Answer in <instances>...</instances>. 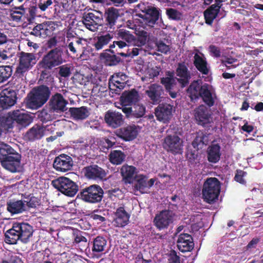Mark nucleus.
Wrapping results in <instances>:
<instances>
[{
  "mask_svg": "<svg viewBox=\"0 0 263 263\" xmlns=\"http://www.w3.org/2000/svg\"><path fill=\"white\" fill-rule=\"evenodd\" d=\"M50 92L47 86L36 87L28 95L26 98V106L32 109H37L42 107L48 100Z\"/></svg>",
  "mask_w": 263,
  "mask_h": 263,
  "instance_id": "3",
  "label": "nucleus"
},
{
  "mask_svg": "<svg viewBox=\"0 0 263 263\" xmlns=\"http://www.w3.org/2000/svg\"><path fill=\"white\" fill-rule=\"evenodd\" d=\"M107 245L106 239L101 236L97 237L93 241L92 251L93 254L97 255L105 250Z\"/></svg>",
  "mask_w": 263,
  "mask_h": 263,
  "instance_id": "38",
  "label": "nucleus"
},
{
  "mask_svg": "<svg viewBox=\"0 0 263 263\" xmlns=\"http://www.w3.org/2000/svg\"><path fill=\"white\" fill-rule=\"evenodd\" d=\"M139 132V127L132 125L122 127L118 129L116 133L118 137L125 141H131L137 137Z\"/></svg>",
  "mask_w": 263,
  "mask_h": 263,
  "instance_id": "17",
  "label": "nucleus"
},
{
  "mask_svg": "<svg viewBox=\"0 0 263 263\" xmlns=\"http://www.w3.org/2000/svg\"><path fill=\"white\" fill-rule=\"evenodd\" d=\"M246 175V172L241 170H237L235 173L234 179L236 182L240 184H245L246 183V181L245 180Z\"/></svg>",
  "mask_w": 263,
  "mask_h": 263,
  "instance_id": "55",
  "label": "nucleus"
},
{
  "mask_svg": "<svg viewBox=\"0 0 263 263\" xmlns=\"http://www.w3.org/2000/svg\"><path fill=\"white\" fill-rule=\"evenodd\" d=\"M129 217V215L124 208L120 207L117 209L115 213V222L117 226L122 227L127 224Z\"/></svg>",
  "mask_w": 263,
  "mask_h": 263,
  "instance_id": "31",
  "label": "nucleus"
},
{
  "mask_svg": "<svg viewBox=\"0 0 263 263\" xmlns=\"http://www.w3.org/2000/svg\"><path fill=\"white\" fill-rule=\"evenodd\" d=\"M201 88L199 97L202 98L204 102L208 106H213L216 98L215 91L213 87L209 84H204L202 85Z\"/></svg>",
  "mask_w": 263,
  "mask_h": 263,
  "instance_id": "18",
  "label": "nucleus"
},
{
  "mask_svg": "<svg viewBox=\"0 0 263 263\" xmlns=\"http://www.w3.org/2000/svg\"><path fill=\"white\" fill-rule=\"evenodd\" d=\"M19 61V65L16 70L19 76H23L36 62L35 56L33 54L25 52L21 53Z\"/></svg>",
  "mask_w": 263,
  "mask_h": 263,
  "instance_id": "9",
  "label": "nucleus"
},
{
  "mask_svg": "<svg viewBox=\"0 0 263 263\" xmlns=\"http://www.w3.org/2000/svg\"><path fill=\"white\" fill-rule=\"evenodd\" d=\"M59 74L63 77H68L70 74V68L64 66L60 67Z\"/></svg>",
  "mask_w": 263,
  "mask_h": 263,
  "instance_id": "63",
  "label": "nucleus"
},
{
  "mask_svg": "<svg viewBox=\"0 0 263 263\" xmlns=\"http://www.w3.org/2000/svg\"><path fill=\"white\" fill-rule=\"evenodd\" d=\"M183 141L177 135H168L164 139L163 148L168 152L176 155L183 152Z\"/></svg>",
  "mask_w": 263,
  "mask_h": 263,
  "instance_id": "8",
  "label": "nucleus"
},
{
  "mask_svg": "<svg viewBox=\"0 0 263 263\" xmlns=\"http://www.w3.org/2000/svg\"><path fill=\"white\" fill-rule=\"evenodd\" d=\"M49 103L51 109L57 112H61L66 110L67 102L62 95L57 93L51 97Z\"/></svg>",
  "mask_w": 263,
  "mask_h": 263,
  "instance_id": "24",
  "label": "nucleus"
},
{
  "mask_svg": "<svg viewBox=\"0 0 263 263\" xmlns=\"http://www.w3.org/2000/svg\"><path fill=\"white\" fill-rule=\"evenodd\" d=\"M113 38V34L107 33L95 37L93 46L97 50H100L105 47Z\"/></svg>",
  "mask_w": 263,
  "mask_h": 263,
  "instance_id": "30",
  "label": "nucleus"
},
{
  "mask_svg": "<svg viewBox=\"0 0 263 263\" xmlns=\"http://www.w3.org/2000/svg\"><path fill=\"white\" fill-rule=\"evenodd\" d=\"M209 142L208 136L202 132H199L197 133L195 139L192 143L193 146L195 149H199L202 147L203 145H205Z\"/></svg>",
  "mask_w": 263,
  "mask_h": 263,
  "instance_id": "42",
  "label": "nucleus"
},
{
  "mask_svg": "<svg viewBox=\"0 0 263 263\" xmlns=\"http://www.w3.org/2000/svg\"><path fill=\"white\" fill-rule=\"evenodd\" d=\"M136 168L133 166L123 165L121 169V173L126 182L130 183L135 174Z\"/></svg>",
  "mask_w": 263,
  "mask_h": 263,
  "instance_id": "39",
  "label": "nucleus"
},
{
  "mask_svg": "<svg viewBox=\"0 0 263 263\" xmlns=\"http://www.w3.org/2000/svg\"><path fill=\"white\" fill-rule=\"evenodd\" d=\"M52 184L62 193L70 197L74 196L78 191V187L76 183L65 177H60L53 180Z\"/></svg>",
  "mask_w": 263,
  "mask_h": 263,
  "instance_id": "6",
  "label": "nucleus"
},
{
  "mask_svg": "<svg viewBox=\"0 0 263 263\" xmlns=\"http://www.w3.org/2000/svg\"><path fill=\"white\" fill-rule=\"evenodd\" d=\"M220 191V183L216 178H209L203 184L202 196L208 203L215 202L218 197Z\"/></svg>",
  "mask_w": 263,
  "mask_h": 263,
  "instance_id": "4",
  "label": "nucleus"
},
{
  "mask_svg": "<svg viewBox=\"0 0 263 263\" xmlns=\"http://www.w3.org/2000/svg\"><path fill=\"white\" fill-rule=\"evenodd\" d=\"M221 155V147L219 143L216 141L212 142L207 149L208 160L211 163H216L220 160Z\"/></svg>",
  "mask_w": 263,
  "mask_h": 263,
  "instance_id": "23",
  "label": "nucleus"
},
{
  "mask_svg": "<svg viewBox=\"0 0 263 263\" xmlns=\"http://www.w3.org/2000/svg\"><path fill=\"white\" fill-rule=\"evenodd\" d=\"M105 121L108 126L115 128L123 123V116L121 113L109 110L105 115Z\"/></svg>",
  "mask_w": 263,
  "mask_h": 263,
  "instance_id": "25",
  "label": "nucleus"
},
{
  "mask_svg": "<svg viewBox=\"0 0 263 263\" xmlns=\"http://www.w3.org/2000/svg\"><path fill=\"white\" fill-rule=\"evenodd\" d=\"M138 99V93L135 90L125 91L122 95L121 97V105L122 106L120 108L127 117H129L132 114V107L129 106L137 102Z\"/></svg>",
  "mask_w": 263,
  "mask_h": 263,
  "instance_id": "12",
  "label": "nucleus"
},
{
  "mask_svg": "<svg viewBox=\"0 0 263 263\" xmlns=\"http://www.w3.org/2000/svg\"><path fill=\"white\" fill-rule=\"evenodd\" d=\"M115 144V140L112 141L108 139H102L99 142V146L102 151L111 147Z\"/></svg>",
  "mask_w": 263,
  "mask_h": 263,
  "instance_id": "54",
  "label": "nucleus"
},
{
  "mask_svg": "<svg viewBox=\"0 0 263 263\" xmlns=\"http://www.w3.org/2000/svg\"><path fill=\"white\" fill-rule=\"evenodd\" d=\"M127 80L128 77L125 74L122 72L115 73L109 80V88L110 90H114L116 93H118L124 88Z\"/></svg>",
  "mask_w": 263,
  "mask_h": 263,
  "instance_id": "15",
  "label": "nucleus"
},
{
  "mask_svg": "<svg viewBox=\"0 0 263 263\" xmlns=\"http://www.w3.org/2000/svg\"><path fill=\"white\" fill-rule=\"evenodd\" d=\"M137 7L142 13L135 15L134 22L135 26L144 28L146 26H152L158 20L159 12L155 8L146 5L144 3L138 4Z\"/></svg>",
  "mask_w": 263,
  "mask_h": 263,
  "instance_id": "2",
  "label": "nucleus"
},
{
  "mask_svg": "<svg viewBox=\"0 0 263 263\" xmlns=\"http://www.w3.org/2000/svg\"><path fill=\"white\" fill-rule=\"evenodd\" d=\"M43 129L39 126H33L27 133V136L29 140L40 139L43 136Z\"/></svg>",
  "mask_w": 263,
  "mask_h": 263,
  "instance_id": "47",
  "label": "nucleus"
},
{
  "mask_svg": "<svg viewBox=\"0 0 263 263\" xmlns=\"http://www.w3.org/2000/svg\"><path fill=\"white\" fill-rule=\"evenodd\" d=\"M16 9L19 10L14 11L11 14V16L13 21L18 22L21 20L22 17L25 14V11L22 6L18 7Z\"/></svg>",
  "mask_w": 263,
  "mask_h": 263,
  "instance_id": "52",
  "label": "nucleus"
},
{
  "mask_svg": "<svg viewBox=\"0 0 263 263\" xmlns=\"http://www.w3.org/2000/svg\"><path fill=\"white\" fill-rule=\"evenodd\" d=\"M85 176L92 179H103L106 175L105 171L97 165H92L85 167L84 169Z\"/></svg>",
  "mask_w": 263,
  "mask_h": 263,
  "instance_id": "27",
  "label": "nucleus"
},
{
  "mask_svg": "<svg viewBox=\"0 0 263 263\" xmlns=\"http://www.w3.org/2000/svg\"><path fill=\"white\" fill-rule=\"evenodd\" d=\"M62 54V51L60 49L55 48L51 50L44 57L40 64L45 68L51 69L63 62Z\"/></svg>",
  "mask_w": 263,
  "mask_h": 263,
  "instance_id": "7",
  "label": "nucleus"
},
{
  "mask_svg": "<svg viewBox=\"0 0 263 263\" xmlns=\"http://www.w3.org/2000/svg\"><path fill=\"white\" fill-rule=\"evenodd\" d=\"M202 81L200 80L194 81L187 89V93L192 100L199 97L200 90L201 89Z\"/></svg>",
  "mask_w": 263,
  "mask_h": 263,
  "instance_id": "36",
  "label": "nucleus"
},
{
  "mask_svg": "<svg viewBox=\"0 0 263 263\" xmlns=\"http://www.w3.org/2000/svg\"><path fill=\"white\" fill-rule=\"evenodd\" d=\"M160 71V67L152 64H148L144 71V77L142 78V80L153 79L159 74Z\"/></svg>",
  "mask_w": 263,
  "mask_h": 263,
  "instance_id": "44",
  "label": "nucleus"
},
{
  "mask_svg": "<svg viewBox=\"0 0 263 263\" xmlns=\"http://www.w3.org/2000/svg\"><path fill=\"white\" fill-rule=\"evenodd\" d=\"M20 240L25 243L28 241L32 236L33 229L31 226L25 223H17Z\"/></svg>",
  "mask_w": 263,
  "mask_h": 263,
  "instance_id": "28",
  "label": "nucleus"
},
{
  "mask_svg": "<svg viewBox=\"0 0 263 263\" xmlns=\"http://www.w3.org/2000/svg\"><path fill=\"white\" fill-rule=\"evenodd\" d=\"M57 257L53 255H44L42 263H57L55 259Z\"/></svg>",
  "mask_w": 263,
  "mask_h": 263,
  "instance_id": "64",
  "label": "nucleus"
},
{
  "mask_svg": "<svg viewBox=\"0 0 263 263\" xmlns=\"http://www.w3.org/2000/svg\"><path fill=\"white\" fill-rule=\"evenodd\" d=\"M103 191L97 185H91L81 192L82 199L86 201L96 203L100 201L103 197Z\"/></svg>",
  "mask_w": 263,
  "mask_h": 263,
  "instance_id": "11",
  "label": "nucleus"
},
{
  "mask_svg": "<svg viewBox=\"0 0 263 263\" xmlns=\"http://www.w3.org/2000/svg\"><path fill=\"white\" fill-rule=\"evenodd\" d=\"M12 69L10 66H0V83L6 81L12 74Z\"/></svg>",
  "mask_w": 263,
  "mask_h": 263,
  "instance_id": "49",
  "label": "nucleus"
},
{
  "mask_svg": "<svg viewBox=\"0 0 263 263\" xmlns=\"http://www.w3.org/2000/svg\"><path fill=\"white\" fill-rule=\"evenodd\" d=\"M176 73L177 76L179 77L176 79L182 87L184 86L188 83L189 79L186 67L183 64H179L177 69Z\"/></svg>",
  "mask_w": 263,
  "mask_h": 263,
  "instance_id": "35",
  "label": "nucleus"
},
{
  "mask_svg": "<svg viewBox=\"0 0 263 263\" xmlns=\"http://www.w3.org/2000/svg\"><path fill=\"white\" fill-rule=\"evenodd\" d=\"M12 115H14L15 122L23 126H28L32 122V117L23 110L13 111Z\"/></svg>",
  "mask_w": 263,
  "mask_h": 263,
  "instance_id": "29",
  "label": "nucleus"
},
{
  "mask_svg": "<svg viewBox=\"0 0 263 263\" xmlns=\"http://www.w3.org/2000/svg\"><path fill=\"white\" fill-rule=\"evenodd\" d=\"M168 76L170 77L162 78L161 80V83L164 85L166 89L169 90V94L171 97L172 98H175L177 96V93L170 90L173 86L175 79L172 78L171 75Z\"/></svg>",
  "mask_w": 263,
  "mask_h": 263,
  "instance_id": "46",
  "label": "nucleus"
},
{
  "mask_svg": "<svg viewBox=\"0 0 263 263\" xmlns=\"http://www.w3.org/2000/svg\"><path fill=\"white\" fill-rule=\"evenodd\" d=\"M17 223H14L11 229L5 233V241L9 244H15L20 239Z\"/></svg>",
  "mask_w": 263,
  "mask_h": 263,
  "instance_id": "32",
  "label": "nucleus"
},
{
  "mask_svg": "<svg viewBox=\"0 0 263 263\" xmlns=\"http://www.w3.org/2000/svg\"><path fill=\"white\" fill-rule=\"evenodd\" d=\"M209 52L211 55L215 57H219L220 55V51L219 48L215 46L211 45L209 47Z\"/></svg>",
  "mask_w": 263,
  "mask_h": 263,
  "instance_id": "62",
  "label": "nucleus"
},
{
  "mask_svg": "<svg viewBox=\"0 0 263 263\" xmlns=\"http://www.w3.org/2000/svg\"><path fill=\"white\" fill-rule=\"evenodd\" d=\"M195 118L198 124L203 126L212 120L208 108L204 105H200L195 110Z\"/></svg>",
  "mask_w": 263,
  "mask_h": 263,
  "instance_id": "19",
  "label": "nucleus"
},
{
  "mask_svg": "<svg viewBox=\"0 0 263 263\" xmlns=\"http://www.w3.org/2000/svg\"><path fill=\"white\" fill-rule=\"evenodd\" d=\"M104 214L100 210L94 211L90 215V217L98 223L103 222L105 220Z\"/></svg>",
  "mask_w": 263,
  "mask_h": 263,
  "instance_id": "56",
  "label": "nucleus"
},
{
  "mask_svg": "<svg viewBox=\"0 0 263 263\" xmlns=\"http://www.w3.org/2000/svg\"><path fill=\"white\" fill-rule=\"evenodd\" d=\"M136 34L138 36L137 39L129 33L127 30L121 29L117 31L116 34L117 37L125 41L129 44L137 46L138 47L144 45L147 41V33L142 30H136Z\"/></svg>",
  "mask_w": 263,
  "mask_h": 263,
  "instance_id": "5",
  "label": "nucleus"
},
{
  "mask_svg": "<svg viewBox=\"0 0 263 263\" xmlns=\"http://www.w3.org/2000/svg\"><path fill=\"white\" fill-rule=\"evenodd\" d=\"M219 12V7H216L215 5H211L204 12V16L205 23L207 24L211 25L213 20L216 17Z\"/></svg>",
  "mask_w": 263,
  "mask_h": 263,
  "instance_id": "40",
  "label": "nucleus"
},
{
  "mask_svg": "<svg viewBox=\"0 0 263 263\" xmlns=\"http://www.w3.org/2000/svg\"><path fill=\"white\" fill-rule=\"evenodd\" d=\"M175 215L170 210H163L157 214L154 219V223L159 230L167 228L173 223Z\"/></svg>",
  "mask_w": 263,
  "mask_h": 263,
  "instance_id": "13",
  "label": "nucleus"
},
{
  "mask_svg": "<svg viewBox=\"0 0 263 263\" xmlns=\"http://www.w3.org/2000/svg\"><path fill=\"white\" fill-rule=\"evenodd\" d=\"M21 156L10 145L0 142V162L6 170L15 173L21 170Z\"/></svg>",
  "mask_w": 263,
  "mask_h": 263,
  "instance_id": "1",
  "label": "nucleus"
},
{
  "mask_svg": "<svg viewBox=\"0 0 263 263\" xmlns=\"http://www.w3.org/2000/svg\"><path fill=\"white\" fill-rule=\"evenodd\" d=\"M53 165L57 171L66 172L72 168L73 161L70 156L62 154L55 158Z\"/></svg>",
  "mask_w": 263,
  "mask_h": 263,
  "instance_id": "16",
  "label": "nucleus"
},
{
  "mask_svg": "<svg viewBox=\"0 0 263 263\" xmlns=\"http://www.w3.org/2000/svg\"><path fill=\"white\" fill-rule=\"evenodd\" d=\"M166 13L170 18L174 20H179L182 16V13L180 11L173 8L167 9Z\"/></svg>",
  "mask_w": 263,
  "mask_h": 263,
  "instance_id": "51",
  "label": "nucleus"
},
{
  "mask_svg": "<svg viewBox=\"0 0 263 263\" xmlns=\"http://www.w3.org/2000/svg\"><path fill=\"white\" fill-rule=\"evenodd\" d=\"M7 209L12 214H19L26 210V204L22 200L10 202L7 203Z\"/></svg>",
  "mask_w": 263,
  "mask_h": 263,
  "instance_id": "34",
  "label": "nucleus"
},
{
  "mask_svg": "<svg viewBox=\"0 0 263 263\" xmlns=\"http://www.w3.org/2000/svg\"><path fill=\"white\" fill-rule=\"evenodd\" d=\"M237 62V59L232 58H227L224 60H222V63L227 66L230 67V65H232V66L235 67L236 66L238 65V64L233 65Z\"/></svg>",
  "mask_w": 263,
  "mask_h": 263,
  "instance_id": "61",
  "label": "nucleus"
},
{
  "mask_svg": "<svg viewBox=\"0 0 263 263\" xmlns=\"http://www.w3.org/2000/svg\"><path fill=\"white\" fill-rule=\"evenodd\" d=\"M192 54H194V64L195 67L202 74H207L209 71V67L204 54L198 50H195Z\"/></svg>",
  "mask_w": 263,
  "mask_h": 263,
  "instance_id": "20",
  "label": "nucleus"
},
{
  "mask_svg": "<svg viewBox=\"0 0 263 263\" xmlns=\"http://www.w3.org/2000/svg\"><path fill=\"white\" fill-rule=\"evenodd\" d=\"M173 106L168 104L159 105L155 110L157 119L163 122L170 119L172 115Z\"/></svg>",
  "mask_w": 263,
  "mask_h": 263,
  "instance_id": "22",
  "label": "nucleus"
},
{
  "mask_svg": "<svg viewBox=\"0 0 263 263\" xmlns=\"http://www.w3.org/2000/svg\"><path fill=\"white\" fill-rule=\"evenodd\" d=\"M83 49L82 53L80 54L79 59H80L82 60H87L90 58L89 51L91 50L89 47H88L86 48L83 47L82 48Z\"/></svg>",
  "mask_w": 263,
  "mask_h": 263,
  "instance_id": "59",
  "label": "nucleus"
},
{
  "mask_svg": "<svg viewBox=\"0 0 263 263\" xmlns=\"http://www.w3.org/2000/svg\"><path fill=\"white\" fill-rule=\"evenodd\" d=\"M24 202L26 204V209L27 207L32 208L38 205L37 200L34 197H31L29 201H24Z\"/></svg>",
  "mask_w": 263,
  "mask_h": 263,
  "instance_id": "60",
  "label": "nucleus"
},
{
  "mask_svg": "<svg viewBox=\"0 0 263 263\" xmlns=\"http://www.w3.org/2000/svg\"><path fill=\"white\" fill-rule=\"evenodd\" d=\"M158 50L162 53L166 54L170 50L169 46L162 42L157 43Z\"/></svg>",
  "mask_w": 263,
  "mask_h": 263,
  "instance_id": "58",
  "label": "nucleus"
},
{
  "mask_svg": "<svg viewBox=\"0 0 263 263\" xmlns=\"http://www.w3.org/2000/svg\"><path fill=\"white\" fill-rule=\"evenodd\" d=\"M53 2L52 0L40 1L37 6L42 11H46L48 8L52 5Z\"/></svg>",
  "mask_w": 263,
  "mask_h": 263,
  "instance_id": "57",
  "label": "nucleus"
},
{
  "mask_svg": "<svg viewBox=\"0 0 263 263\" xmlns=\"http://www.w3.org/2000/svg\"><path fill=\"white\" fill-rule=\"evenodd\" d=\"M125 155L120 151H112L109 155V160L111 163L119 165L123 162Z\"/></svg>",
  "mask_w": 263,
  "mask_h": 263,
  "instance_id": "45",
  "label": "nucleus"
},
{
  "mask_svg": "<svg viewBox=\"0 0 263 263\" xmlns=\"http://www.w3.org/2000/svg\"><path fill=\"white\" fill-rule=\"evenodd\" d=\"M15 122L14 115H12V111L8 112L7 115L0 118L1 126L7 130L12 128Z\"/></svg>",
  "mask_w": 263,
  "mask_h": 263,
  "instance_id": "43",
  "label": "nucleus"
},
{
  "mask_svg": "<svg viewBox=\"0 0 263 263\" xmlns=\"http://www.w3.org/2000/svg\"><path fill=\"white\" fill-rule=\"evenodd\" d=\"M51 22H48L36 25L33 29L32 34L42 37L49 35L51 32L48 28Z\"/></svg>",
  "mask_w": 263,
  "mask_h": 263,
  "instance_id": "37",
  "label": "nucleus"
},
{
  "mask_svg": "<svg viewBox=\"0 0 263 263\" xmlns=\"http://www.w3.org/2000/svg\"><path fill=\"white\" fill-rule=\"evenodd\" d=\"M145 107L141 104L135 105L132 108V112L137 118L142 117L145 114Z\"/></svg>",
  "mask_w": 263,
  "mask_h": 263,
  "instance_id": "53",
  "label": "nucleus"
},
{
  "mask_svg": "<svg viewBox=\"0 0 263 263\" xmlns=\"http://www.w3.org/2000/svg\"><path fill=\"white\" fill-rule=\"evenodd\" d=\"M145 92L154 104H157L161 101L163 90L161 86L152 84L148 87Z\"/></svg>",
  "mask_w": 263,
  "mask_h": 263,
  "instance_id": "26",
  "label": "nucleus"
},
{
  "mask_svg": "<svg viewBox=\"0 0 263 263\" xmlns=\"http://www.w3.org/2000/svg\"><path fill=\"white\" fill-rule=\"evenodd\" d=\"M82 22L87 29L92 32L96 31L101 25L102 15L97 11L85 13L83 15Z\"/></svg>",
  "mask_w": 263,
  "mask_h": 263,
  "instance_id": "10",
  "label": "nucleus"
},
{
  "mask_svg": "<svg viewBox=\"0 0 263 263\" xmlns=\"http://www.w3.org/2000/svg\"><path fill=\"white\" fill-rule=\"evenodd\" d=\"M16 92L5 89L0 92V111L6 110L14 106L16 102Z\"/></svg>",
  "mask_w": 263,
  "mask_h": 263,
  "instance_id": "14",
  "label": "nucleus"
},
{
  "mask_svg": "<svg viewBox=\"0 0 263 263\" xmlns=\"http://www.w3.org/2000/svg\"><path fill=\"white\" fill-rule=\"evenodd\" d=\"M71 117L76 120H84L89 115V111L87 107H72L69 109Z\"/></svg>",
  "mask_w": 263,
  "mask_h": 263,
  "instance_id": "33",
  "label": "nucleus"
},
{
  "mask_svg": "<svg viewBox=\"0 0 263 263\" xmlns=\"http://www.w3.org/2000/svg\"><path fill=\"white\" fill-rule=\"evenodd\" d=\"M86 40L81 39H77L74 42L69 43L68 48L73 53H76L77 51L83 48V46L85 44Z\"/></svg>",
  "mask_w": 263,
  "mask_h": 263,
  "instance_id": "48",
  "label": "nucleus"
},
{
  "mask_svg": "<svg viewBox=\"0 0 263 263\" xmlns=\"http://www.w3.org/2000/svg\"><path fill=\"white\" fill-rule=\"evenodd\" d=\"M118 16L117 10L115 9H109L107 12V21L110 26L115 24Z\"/></svg>",
  "mask_w": 263,
  "mask_h": 263,
  "instance_id": "50",
  "label": "nucleus"
},
{
  "mask_svg": "<svg viewBox=\"0 0 263 263\" xmlns=\"http://www.w3.org/2000/svg\"><path fill=\"white\" fill-rule=\"evenodd\" d=\"M177 247L182 252L191 251L194 248L192 236L186 233L180 234L177 240Z\"/></svg>",
  "mask_w": 263,
  "mask_h": 263,
  "instance_id": "21",
  "label": "nucleus"
},
{
  "mask_svg": "<svg viewBox=\"0 0 263 263\" xmlns=\"http://www.w3.org/2000/svg\"><path fill=\"white\" fill-rule=\"evenodd\" d=\"M147 178L143 175H137L135 176V188L141 193L147 192Z\"/></svg>",
  "mask_w": 263,
  "mask_h": 263,
  "instance_id": "41",
  "label": "nucleus"
}]
</instances>
